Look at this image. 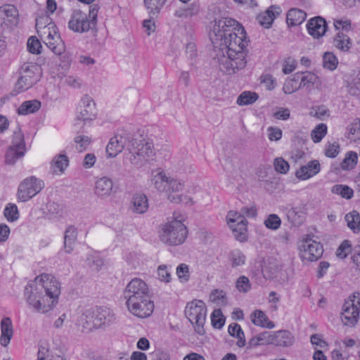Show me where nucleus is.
<instances>
[{
	"instance_id": "nucleus-21",
	"label": "nucleus",
	"mask_w": 360,
	"mask_h": 360,
	"mask_svg": "<svg viewBox=\"0 0 360 360\" xmlns=\"http://www.w3.org/2000/svg\"><path fill=\"white\" fill-rule=\"evenodd\" d=\"M281 12V9L278 6L272 5L264 13L258 15L257 20L260 25L265 28H269Z\"/></svg>"
},
{
	"instance_id": "nucleus-62",
	"label": "nucleus",
	"mask_w": 360,
	"mask_h": 360,
	"mask_svg": "<svg viewBox=\"0 0 360 360\" xmlns=\"http://www.w3.org/2000/svg\"><path fill=\"white\" fill-rule=\"evenodd\" d=\"M268 137L270 141H278L282 137V130L277 127L268 128Z\"/></svg>"
},
{
	"instance_id": "nucleus-7",
	"label": "nucleus",
	"mask_w": 360,
	"mask_h": 360,
	"mask_svg": "<svg viewBox=\"0 0 360 360\" xmlns=\"http://www.w3.org/2000/svg\"><path fill=\"white\" fill-rule=\"evenodd\" d=\"M184 312L190 322L195 326V332L200 335H204L207 314L205 304L202 300H195L187 304Z\"/></svg>"
},
{
	"instance_id": "nucleus-33",
	"label": "nucleus",
	"mask_w": 360,
	"mask_h": 360,
	"mask_svg": "<svg viewBox=\"0 0 360 360\" xmlns=\"http://www.w3.org/2000/svg\"><path fill=\"white\" fill-rule=\"evenodd\" d=\"M41 108V102L38 100L34 99L23 102L18 108V113L19 115H25L31 113H34Z\"/></svg>"
},
{
	"instance_id": "nucleus-5",
	"label": "nucleus",
	"mask_w": 360,
	"mask_h": 360,
	"mask_svg": "<svg viewBox=\"0 0 360 360\" xmlns=\"http://www.w3.org/2000/svg\"><path fill=\"white\" fill-rule=\"evenodd\" d=\"M42 75L41 68L35 63H24L20 70V77L18 79L14 91L15 94L31 88L40 80Z\"/></svg>"
},
{
	"instance_id": "nucleus-28",
	"label": "nucleus",
	"mask_w": 360,
	"mask_h": 360,
	"mask_svg": "<svg viewBox=\"0 0 360 360\" xmlns=\"http://www.w3.org/2000/svg\"><path fill=\"white\" fill-rule=\"evenodd\" d=\"M307 18V13L298 8H291L286 15V22L288 26L294 27L302 24Z\"/></svg>"
},
{
	"instance_id": "nucleus-57",
	"label": "nucleus",
	"mask_w": 360,
	"mask_h": 360,
	"mask_svg": "<svg viewBox=\"0 0 360 360\" xmlns=\"http://www.w3.org/2000/svg\"><path fill=\"white\" fill-rule=\"evenodd\" d=\"M340 152V145L337 142L328 143L325 146L324 153L326 156L333 158H335Z\"/></svg>"
},
{
	"instance_id": "nucleus-6",
	"label": "nucleus",
	"mask_w": 360,
	"mask_h": 360,
	"mask_svg": "<svg viewBox=\"0 0 360 360\" xmlns=\"http://www.w3.org/2000/svg\"><path fill=\"white\" fill-rule=\"evenodd\" d=\"M25 297L29 305L39 312L46 313L52 308V304L46 299L42 288L39 286L36 278L25 286Z\"/></svg>"
},
{
	"instance_id": "nucleus-19",
	"label": "nucleus",
	"mask_w": 360,
	"mask_h": 360,
	"mask_svg": "<svg viewBox=\"0 0 360 360\" xmlns=\"http://www.w3.org/2000/svg\"><path fill=\"white\" fill-rule=\"evenodd\" d=\"M308 33L314 39L323 37L327 30V22L321 16L311 18L307 23Z\"/></svg>"
},
{
	"instance_id": "nucleus-35",
	"label": "nucleus",
	"mask_w": 360,
	"mask_h": 360,
	"mask_svg": "<svg viewBox=\"0 0 360 360\" xmlns=\"http://www.w3.org/2000/svg\"><path fill=\"white\" fill-rule=\"evenodd\" d=\"M345 219L347 226L354 233H359L360 232V215L357 211L353 210L347 214Z\"/></svg>"
},
{
	"instance_id": "nucleus-53",
	"label": "nucleus",
	"mask_w": 360,
	"mask_h": 360,
	"mask_svg": "<svg viewBox=\"0 0 360 360\" xmlns=\"http://www.w3.org/2000/svg\"><path fill=\"white\" fill-rule=\"evenodd\" d=\"M75 142L77 143V150L79 152H82L90 145L91 139L85 135H78L75 136Z\"/></svg>"
},
{
	"instance_id": "nucleus-55",
	"label": "nucleus",
	"mask_w": 360,
	"mask_h": 360,
	"mask_svg": "<svg viewBox=\"0 0 360 360\" xmlns=\"http://www.w3.org/2000/svg\"><path fill=\"white\" fill-rule=\"evenodd\" d=\"M250 280L245 276H240L236 282V288L240 292L245 293L250 290Z\"/></svg>"
},
{
	"instance_id": "nucleus-40",
	"label": "nucleus",
	"mask_w": 360,
	"mask_h": 360,
	"mask_svg": "<svg viewBox=\"0 0 360 360\" xmlns=\"http://www.w3.org/2000/svg\"><path fill=\"white\" fill-rule=\"evenodd\" d=\"M169 176H167L163 172H160L155 174L153 179L155 187L161 192H165L167 189Z\"/></svg>"
},
{
	"instance_id": "nucleus-32",
	"label": "nucleus",
	"mask_w": 360,
	"mask_h": 360,
	"mask_svg": "<svg viewBox=\"0 0 360 360\" xmlns=\"http://www.w3.org/2000/svg\"><path fill=\"white\" fill-rule=\"evenodd\" d=\"M252 321L256 325L266 328H274V322L269 321L266 314L261 310H256L252 314Z\"/></svg>"
},
{
	"instance_id": "nucleus-61",
	"label": "nucleus",
	"mask_w": 360,
	"mask_h": 360,
	"mask_svg": "<svg viewBox=\"0 0 360 360\" xmlns=\"http://www.w3.org/2000/svg\"><path fill=\"white\" fill-rule=\"evenodd\" d=\"M225 292L223 290H212L210 295V300L212 302L224 303Z\"/></svg>"
},
{
	"instance_id": "nucleus-25",
	"label": "nucleus",
	"mask_w": 360,
	"mask_h": 360,
	"mask_svg": "<svg viewBox=\"0 0 360 360\" xmlns=\"http://www.w3.org/2000/svg\"><path fill=\"white\" fill-rule=\"evenodd\" d=\"M269 342L280 347H290L294 342V338L288 330H279L270 336Z\"/></svg>"
},
{
	"instance_id": "nucleus-39",
	"label": "nucleus",
	"mask_w": 360,
	"mask_h": 360,
	"mask_svg": "<svg viewBox=\"0 0 360 360\" xmlns=\"http://www.w3.org/2000/svg\"><path fill=\"white\" fill-rule=\"evenodd\" d=\"M300 76V73L297 72L292 76V78L285 81L283 87L285 94H290L300 89V86L298 85Z\"/></svg>"
},
{
	"instance_id": "nucleus-3",
	"label": "nucleus",
	"mask_w": 360,
	"mask_h": 360,
	"mask_svg": "<svg viewBox=\"0 0 360 360\" xmlns=\"http://www.w3.org/2000/svg\"><path fill=\"white\" fill-rule=\"evenodd\" d=\"M188 230L176 218L161 225L159 231L160 240L168 245H179L182 244L187 238Z\"/></svg>"
},
{
	"instance_id": "nucleus-4",
	"label": "nucleus",
	"mask_w": 360,
	"mask_h": 360,
	"mask_svg": "<svg viewBox=\"0 0 360 360\" xmlns=\"http://www.w3.org/2000/svg\"><path fill=\"white\" fill-rule=\"evenodd\" d=\"M98 12L97 4L90 6L88 15L80 10L74 11L68 22V27L72 31L79 33L94 29L97 24Z\"/></svg>"
},
{
	"instance_id": "nucleus-18",
	"label": "nucleus",
	"mask_w": 360,
	"mask_h": 360,
	"mask_svg": "<svg viewBox=\"0 0 360 360\" xmlns=\"http://www.w3.org/2000/svg\"><path fill=\"white\" fill-rule=\"evenodd\" d=\"M130 141L129 134L127 132L123 131L120 134H116L110 139L106 146V153L108 157H116L123 150L127 143Z\"/></svg>"
},
{
	"instance_id": "nucleus-34",
	"label": "nucleus",
	"mask_w": 360,
	"mask_h": 360,
	"mask_svg": "<svg viewBox=\"0 0 360 360\" xmlns=\"http://www.w3.org/2000/svg\"><path fill=\"white\" fill-rule=\"evenodd\" d=\"M333 44L342 51H348L352 46V41L349 36L339 32L335 36Z\"/></svg>"
},
{
	"instance_id": "nucleus-60",
	"label": "nucleus",
	"mask_w": 360,
	"mask_h": 360,
	"mask_svg": "<svg viewBox=\"0 0 360 360\" xmlns=\"http://www.w3.org/2000/svg\"><path fill=\"white\" fill-rule=\"evenodd\" d=\"M158 278L161 281L169 283L171 281V274L167 265H160L158 269Z\"/></svg>"
},
{
	"instance_id": "nucleus-31",
	"label": "nucleus",
	"mask_w": 360,
	"mask_h": 360,
	"mask_svg": "<svg viewBox=\"0 0 360 360\" xmlns=\"http://www.w3.org/2000/svg\"><path fill=\"white\" fill-rule=\"evenodd\" d=\"M44 44L56 54L61 55L65 51L64 41L60 38V34H55L52 38H47L44 40Z\"/></svg>"
},
{
	"instance_id": "nucleus-26",
	"label": "nucleus",
	"mask_w": 360,
	"mask_h": 360,
	"mask_svg": "<svg viewBox=\"0 0 360 360\" xmlns=\"http://www.w3.org/2000/svg\"><path fill=\"white\" fill-rule=\"evenodd\" d=\"M13 335L12 321L10 318L5 317L1 321V338L0 343L2 346L6 347Z\"/></svg>"
},
{
	"instance_id": "nucleus-16",
	"label": "nucleus",
	"mask_w": 360,
	"mask_h": 360,
	"mask_svg": "<svg viewBox=\"0 0 360 360\" xmlns=\"http://www.w3.org/2000/svg\"><path fill=\"white\" fill-rule=\"evenodd\" d=\"M18 9L11 4L0 7V27L2 30H12L19 21Z\"/></svg>"
},
{
	"instance_id": "nucleus-12",
	"label": "nucleus",
	"mask_w": 360,
	"mask_h": 360,
	"mask_svg": "<svg viewBox=\"0 0 360 360\" xmlns=\"http://www.w3.org/2000/svg\"><path fill=\"white\" fill-rule=\"evenodd\" d=\"M44 186V182L34 176L25 179L18 186V200L20 202L30 200L43 189Z\"/></svg>"
},
{
	"instance_id": "nucleus-36",
	"label": "nucleus",
	"mask_w": 360,
	"mask_h": 360,
	"mask_svg": "<svg viewBox=\"0 0 360 360\" xmlns=\"http://www.w3.org/2000/svg\"><path fill=\"white\" fill-rule=\"evenodd\" d=\"M229 333L238 339L236 342L238 347H243L245 345V335L239 324L233 323L229 325Z\"/></svg>"
},
{
	"instance_id": "nucleus-50",
	"label": "nucleus",
	"mask_w": 360,
	"mask_h": 360,
	"mask_svg": "<svg viewBox=\"0 0 360 360\" xmlns=\"http://www.w3.org/2000/svg\"><path fill=\"white\" fill-rule=\"evenodd\" d=\"M281 224L280 217L276 214H271L264 221V225L266 228L271 230H277Z\"/></svg>"
},
{
	"instance_id": "nucleus-56",
	"label": "nucleus",
	"mask_w": 360,
	"mask_h": 360,
	"mask_svg": "<svg viewBox=\"0 0 360 360\" xmlns=\"http://www.w3.org/2000/svg\"><path fill=\"white\" fill-rule=\"evenodd\" d=\"M27 50L33 54L40 53L41 44L36 37H31L27 41Z\"/></svg>"
},
{
	"instance_id": "nucleus-24",
	"label": "nucleus",
	"mask_w": 360,
	"mask_h": 360,
	"mask_svg": "<svg viewBox=\"0 0 360 360\" xmlns=\"http://www.w3.org/2000/svg\"><path fill=\"white\" fill-rule=\"evenodd\" d=\"M320 172V163L318 160L309 162L306 165L302 166L296 172V176L302 180L308 179Z\"/></svg>"
},
{
	"instance_id": "nucleus-54",
	"label": "nucleus",
	"mask_w": 360,
	"mask_h": 360,
	"mask_svg": "<svg viewBox=\"0 0 360 360\" xmlns=\"http://www.w3.org/2000/svg\"><path fill=\"white\" fill-rule=\"evenodd\" d=\"M310 115L319 120H323L330 116L329 110L324 105L318 106L310 112Z\"/></svg>"
},
{
	"instance_id": "nucleus-41",
	"label": "nucleus",
	"mask_w": 360,
	"mask_h": 360,
	"mask_svg": "<svg viewBox=\"0 0 360 360\" xmlns=\"http://www.w3.org/2000/svg\"><path fill=\"white\" fill-rule=\"evenodd\" d=\"M229 261L233 268L242 266L245 262V256L239 250H234L229 253Z\"/></svg>"
},
{
	"instance_id": "nucleus-27",
	"label": "nucleus",
	"mask_w": 360,
	"mask_h": 360,
	"mask_svg": "<svg viewBox=\"0 0 360 360\" xmlns=\"http://www.w3.org/2000/svg\"><path fill=\"white\" fill-rule=\"evenodd\" d=\"M148 208V201L145 194L136 193L131 199V210L134 213L143 214Z\"/></svg>"
},
{
	"instance_id": "nucleus-48",
	"label": "nucleus",
	"mask_w": 360,
	"mask_h": 360,
	"mask_svg": "<svg viewBox=\"0 0 360 360\" xmlns=\"http://www.w3.org/2000/svg\"><path fill=\"white\" fill-rule=\"evenodd\" d=\"M338 63L336 56L331 52H326L323 56V65L325 68L333 70Z\"/></svg>"
},
{
	"instance_id": "nucleus-47",
	"label": "nucleus",
	"mask_w": 360,
	"mask_h": 360,
	"mask_svg": "<svg viewBox=\"0 0 360 360\" xmlns=\"http://www.w3.org/2000/svg\"><path fill=\"white\" fill-rule=\"evenodd\" d=\"M327 126L323 123L319 124L311 131V139L314 142L319 143L326 136Z\"/></svg>"
},
{
	"instance_id": "nucleus-29",
	"label": "nucleus",
	"mask_w": 360,
	"mask_h": 360,
	"mask_svg": "<svg viewBox=\"0 0 360 360\" xmlns=\"http://www.w3.org/2000/svg\"><path fill=\"white\" fill-rule=\"evenodd\" d=\"M77 238V229L74 226H69L66 229L64 234V249L67 253H70Z\"/></svg>"
},
{
	"instance_id": "nucleus-52",
	"label": "nucleus",
	"mask_w": 360,
	"mask_h": 360,
	"mask_svg": "<svg viewBox=\"0 0 360 360\" xmlns=\"http://www.w3.org/2000/svg\"><path fill=\"white\" fill-rule=\"evenodd\" d=\"M212 324L214 328L220 329L225 323V319L224 318L221 311L220 309H215L212 314Z\"/></svg>"
},
{
	"instance_id": "nucleus-59",
	"label": "nucleus",
	"mask_w": 360,
	"mask_h": 360,
	"mask_svg": "<svg viewBox=\"0 0 360 360\" xmlns=\"http://www.w3.org/2000/svg\"><path fill=\"white\" fill-rule=\"evenodd\" d=\"M274 167L276 172L281 174H286L289 170V164L282 158L274 160Z\"/></svg>"
},
{
	"instance_id": "nucleus-17",
	"label": "nucleus",
	"mask_w": 360,
	"mask_h": 360,
	"mask_svg": "<svg viewBox=\"0 0 360 360\" xmlns=\"http://www.w3.org/2000/svg\"><path fill=\"white\" fill-rule=\"evenodd\" d=\"M302 248L301 257L303 260L316 261L323 252V246L319 242L309 238L303 241Z\"/></svg>"
},
{
	"instance_id": "nucleus-42",
	"label": "nucleus",
	"mask_w": 360,
	"mask_h": 360,
	"mask_svg": "<svg viewBox=\"0 0 360 360\" xmlns=\"http://www.w3.org/2000/svg\"><path fill=\"white\" fill-rule=\"evenodd\" d=\"M258 99V95L251 91L243 92L237 98V104L246 105L255 103Z\"/></svg>"
},
{
	"instance_id": "nucleus-38",
	"label": "nucleus",
	"mask_w": 360,
	"mask_h": 360,
	"mask_svg": "<svg viewBox=\"0 0 360 360\" xmlns=\"http://www.w3.org/2000/svg\"><path fill=\"white\" fill-rule=\"evenodd\" d=\"M300 73V76L299 81L300 82L298 85L300 86V89L304 87L309 89H311L318 79L317 76L311 72Z\"/></svg>"
},
{
	"instance_id": "nucleus-14",
	"label": "nucleus",
	"mask_w": 360,
	"mask_h": 360,
	"mask_svg": "<svg viewBox=\"0 0 360 360\" xmlns=\"http://www.w3.org/2000/svg\"><path fill=\"white\" fill-rule=\"evenodd\" d=\"M149 295H150L148 285L145 281L138 278L131 280L123 292V296L126 301L134 300Z\"/></svg>"
},
{
	"instance_id": "nucleus-1",
	"label": "nucleus",
	"mask_w": 360,
	"mask_h": 360,
	"mask_svg": "<svg viewBox=\"0 0 360 360\" xmlns=\"http://www.w3.org/2000/svg\"><path fill=\"white\" fill-rule=\"evenodd\" d=\"M210 39L217 54L214 58L220 71L232 75L246 65L244 27L231 18L215 20Z\"/></svg>"
},
{
	"instance_id": "nucleus-15",
	"label": "nucleus",
	"mask_w": 360,
	"mask_h": 360,
	"mask_svg": "<svg viewBox=\"0 0 360 360\" xmlns=\"http://www.w3.org/2000/svg\"><path fill=\"white\" fill-rule=\"evenodd\" d=\"M227 224L236 240L241 242L246 240L247 220L244 216L236 212L230 211L227 215Z\"/></svg>"
},
{
	"instance_id": "nucleus-20",
	"label": "nucleus",
	"mask_w": 360,
	"mask_h": 360,
	"mask_svg": "<svg viewBox=\"0 0 360 360\" xmlns=\"http://www.w3.org/2000/svg\"><path fill=\"white\" fill-rule=\"evenodd\" d=\"M82 106L78 115L77 120L84 122L94 119L96 116L95 103L91 97L85 96L82 99Z\"/></svg>"
},
{
	"instance_id": "nucleus-44",
	"label": "nucleus",
	"mask_w": 360,
	"mask_h": 360,
	"mask_svg": "<svg viewBox=\"0 0 360 360\" xmlns=\"http://www.w3.org/2000/svg\"><path fill=\"white\" fill-rule=\"evenodd\" d=\"M37 34L44 41L46 40L47 38H52L55 34H58L56 25L53 22L48 23L46 28L39 30Z\"/></svg>"
},
{
	"instance_id": "nucleus-37",
	"label": "nucleus",
	"mask_w": 360,
	"mask_h": 360,
	"mask_svg": "<svg viewBox=\"0 0 360 360\" xmlns=\"http://www.w3.org/2000/svg\"><path fill=\"white\" fill-rule=\"evenodd\" d=\"M347 138L351 141L360 142V121L355 120L347 127Z\"/></svg>"
},
{
	"instance_id": "nucleus-51",
	"label": "nucleus",
	"mask_w": 360,
	"mask_h": 360,
	"mask_svg": "<svg viewBox=\"0 0 360 360\" xmlns=\"http://www.w3.org/2000/svg\"><path fill=\"white\" fill-rule=\"evenodd\" d=\"M352 251V245L349 240H345L338 247L336 251V255L340 259H345Z\"/></svg>"
},
{
	"instance_id": "nucleus-49",
	"label": "nucleus",
	"mask_w": 360,
	"mask_h": 360,
	"mask_svg": "<svg viewBox=\"0 0 360 360\" xmlns=\"http://www.w3.org/2000/svg\"><path fill=\"white\" fill-rule=\"evenodd\" d=\"M4 216L9 221H16L19 218V212L16 205L8 204L4 209Z\"/></svg>"
},
{
	"instance_id": "nucleus-11",
	"label": "nucleus",
	"mask_w": 360,
	"mask_h": 360,
	"mask_svg": "<svg viewBox=\"0 0 360 360\" xmlns=\"http://www.w3.org/2000/svg\"><path fill=\"white\" fill-rule=\"evenodd\" d=\"M39 286L42 288V292L45 293L46 299L49 300L52 307L58 302L60 294V284L51 274H42L35 278Z\"/></svg>"
},
{
	"instance_id": "nucleus-45",
	"label": "nucleus",
	"mask_w": 360,
	"mask_h": 360,
	"mask_svg": "<svg viewBox=\"0 0 360 360\" xmlns=\"http://www.w3.org/2000/svg\"><path fill=\"white\" fill-rule=\"evenodd\" d=\"M332 193L341 195L346 199H351L353 196V190L346 185L337 184L332 187Z\"/></svg>"
},
{
	"instance_id": "nucleus-13",
	"label": "nucleus",
	"mask_w": 360,
	"mask_h": 360,
	"mask_svg": "<svg viewBox=\"0 0 360 360\" xmlns=\"http://www.w3.org/2000/svg\"><path fill=\"white\" fill-rule=\"evenodd\" d=\"M126 305L131 314L141 319L149 317L153 314L155 308L150 295L134 300L126 301Z\"/></svg>"
},
{
	"instance_id": "nucleus-2",
	"label": "nucleus",
	"mask_w": 360,
	"mask_h": 360,
	"mask_svg": "<svg viewBox=\"0 0 360 360\" xmlns=\"http://www.w3.org/2000/svg\"><path fill=\"white\" fill-rule=\"evenodd\" d=\"M153 148V143L145 139H132L127 146L128 152L125 153V158L131 165L137 167H142L155 159Z\"/></svg>"
},
{
	"instance_id": "nucleus-63",
	"label": "nucleus",
	"mask_w": 360,
	"mask_h": 360,
	"mask_svg": "<svg viewBox=\"0 0 360 360\" xmlns=\"http://www.w3.org/2000/svg\"><path fill=\"white\" fill-rule=\"evenodd\" d=\"M262 83H263L267 89L272 90L276 86V80L270 74L264 75L261 77Z\"/></svg>"
},
{
	"instance_id": "nucleus-43",
	"label": "nucleus",
	"mask_w": 360,
	"mask_h": 360,
	"mask_svg": "<svg viewBox=\"0 0 360 360\" xmlns=\"http://www.w3.org/2000/svg\"><path fill=\"white\" fill-rule=\"evenodd\" d=\"M167 0H144L145 6L153 15H158Z\"/></svg>"
},
{
	"instance_id": "nucleus-22",
	"label": "nucleus",
	"mask_w": 360,
	"mask_h": 360,
	"mask_svg": "<svg viewBox=\"0 0 360 360\" xmlns=\"http://www.w3.org/2000/svg\"><path fill=\"white\" fill-rule=\"evenodd\" d=\"M184 188V183L180 181L169 177L168 181L167 189L166 190V193H167L168 200L172 202L179 203L182 202V195H174V193H179Z\"/></svg>"
},
{
	"instance_id": "nucleus-8",
	"label": "nucleus",
	"mask_w": 360,
	"mask_h": 360,
	"mask_svg": "<svg viewBox=\"0 0 360 360\" xmlns=\"http://www.w3.org/2000/svg\"><path fill=\"white\" fill-rule=\"evenodd\" d=\"M85 316L86 328L91 330L92 328H100L110 325L115 321V315L112 311L103 307H96L87 309L84 313Z\"/></svg>"
},
{
	"instance_id": "nucleus-23",
	"label": "nucleus",
	"mask_w": 360,
	"mask_h": 360,
	"mask_svg": "<svg viewBox=\"0 0 360 360\" xmlns=\"http://www.w3.org/2000/svg\"><path fill=\"white\" fill-rule=\"evenodd\" d=\"M113 183L111 179L107 176L99 178L95 183V194L100 198L109 196L112 191Z\"/></svg>"
},
{
	"instance_id": "nucleus-10",
	"label": "nucleus",
	"mask_w": 360,
	"mask_h": 360,
	"mask_svg": "<svg viewBox=\"0 0 360 360\" xmlns=\"http://www.w3.org/2000/svg\"><path fill=\"white\" fill-rule=\"evenodd\" d=\"M26 146L24 135L20 129L14 131L11 144L7 148L5 154V163L8 165H13L16 161L21 159L25 153Z\"/></svg>"
},
{
	"instance_id": "nucleus-64",
	"label": "nucleus",
	"mask_w": 360,
	"mask_h": 360,
	"mask_svg": "<svg viewBox=\"0 0 360 360\" xmlns=\"http://www.w3.org/2000/svg\"><path fill=\"white\" fill-rule=\"evenodd\" d=\"M46 208L48 212L53 215L60 214L63 210V207L61 205L52 201H49L47 203Z\"/></svg>"
},
{
	"instance_id": "nucleus-30",
	"label": "nucleus",
	"mask_w": 360,
	"mask_h": 360,
	"mask_svg": "<svg viewBox=\"0 0 360 360\" xmlns=\"http://www.w3.org/2000/svg\"><path fill=\"white\" fill-rule=\"evenodd\" d=\"M69 165V159L65 154L56 155L51 162V169L53 174H63Z\"/></svg>"
},
{
	"instance_id": "nucleus-9",
	"label": "nucleus",
	"mask_w": 360,
	"mask_h": 360,
	"mask_svg": "<svg viewBox=\"0 0 360 360\" xmlns=\"http://www.w3.org/2000/svg\"><path fill=\"white\" fill-rule=\"evenodd\" d=\"M360 312V292H354L345 300L341 314L342 323L354 327L358 322Z\"/></svg>"
},
{
	"instance_id": "nucleus-58",
	"label": "nucleus",
	"mask_w": 360,
	"mask_h": 360,
	"mask_svg": "<svg viewBox=\"0 0 360 360\" xmlns=\"http://www.w3.org/2000/svg\"><path fill=\"white\" fill-rule=\"evenodd\" d=\"M176 275L181 282H186L189 280L190 274L188 265L181 264L176 268Z\"/></svg>"
},
{
	"instance_id": "nucleus-46",
	"label": "nucleus",
	"mask_w": 360,
	"mask_h": 360,
	"mask_svg": "<svg viewBox=\"0 0 360 360\" xmlns=\"http://www.w3.org/2000/svg\"><path fill=\"white\" fill-rule=\"evenodd\" d=\"M358 159L357 154L355 152L350 151L347 153L345 158L341 163V167L344 170H349L354 167L356 164Z\"/></svg>"
}]
</instances>
